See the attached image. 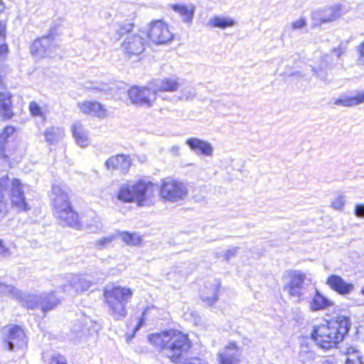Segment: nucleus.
Masks as SVG:
<instances>
[{
	"label": "nucleus",
	"mask_w": 364,
	"mask_h": 364,
	"mask_svg": "<svg viewBox=\"0 0 364 364\" xmlns=\"http://www.w3.org/2000/svg\"><path fill=\"white\" fill-rule=\"evenodd\" d=\"M157 191L163 200L173 203L185 199L188 194L186 183L166 177L159 186L145 178L127 181L120 185L117 198L124 203H136L139 207L149 206L153 204Z\"/></svg>",
	"instance_id": "nucleus-1"
},
{
	"label": "nucleus",
	"mask_w": 364,
	"mask_h": 364,
	"mask_svg": "<svg viewBox=\"0 0 364 364\" xmlns=\"http://www.w3.org/2000/svg\"><path fill=\"white\" fill-rule=\"evenodd\" d=\"M50 198L54 214L63 225L76 229H88L90 232L99 228L100 220L95 213L82 218L80 222L78 220V215L71 207L68 190L65 186H53Z\"/></svg>",
	"instance_id": "nucleus-2"
},
{
	"label": "nucleus",
	"mask_w": 364,
	"mask_h": 364,
	"mask_svg": "<svg viewBox=\"0 0 364 364\" xmlns=\"http://www.w3.org/2000/svg\"><path fill=\"white\" fill-rule=\"evenodd\" d=\"M350 321L346 316H338L329 321L314 326L311 336L321 348L329 350L336 348L343 341L350 328Z\"/></svg>",
	"instance_id": "nucleus-3"
},
{
	"label": "nucleus",
	"mask_w": 364,
	"mask_h": 364,
	"mask_svg": "<svg viewBox=\"0 0 364 364\" xmlns=\"http://www.w3.org/2000/svg\"><path fill=\"white\" fill-rule=\"evenodd\" d=\"M148 339L151 344L161 348L163 353L175 363L191 348L188 336L176 330L152 333Z\"/></svg>",
	"instance_id": "nucleus-4"
},
{
	"label": "nucleus",
	"mask_w": 364,
	"mask_h": 364,
	"mask_svg": "<svg viewBox=\"0 0 364 364\" xmlns=\"http://www.w3.org/2000/svg\"><path fill=\"white\" fill-rule=\"evenodd\" d=\"M133 296V290L127 287L114 286L105 289L104 296L108 306L109 314L116 319L127 316L126 306Z\"/></svg>",
	"instance_id": "nucleus-5"
},
{
	"label": "nucleus",
	"mask_w": 364,
	"mask_h": 364,
	"mask_svg": "<svg viewBox=\"0 0 364 364\" xmlns=\"http://www.w3.org/2000/svg\"><path fill=\"white\" fill-rule=\"evenodd\" d=\"M284 290L296 301H300L304 299L306 287L304 281L306 275L298 270H291L286 272L283 277Z\"/></svg>",
	"instance_id": "nucleus-6"
},
{
	"label": "nucleus",
	"mask_w": 364,
	"mask_h": 364,
	"mask_svg": "<svg viewBox=\"0 0 364 364\" xmlns=\"http://www.w3.org/2000/svg\"><path fill=\"white\" fill-rule=\"evenodd\" d=\"M341 54L340 48L335 49L331 55L315 53L313 63L311 65L312 71L321 80H326L334 61L338 60Z\"/></svg>",
	"instance_id": "nucleus-7"
},
{
	"label": "nucleus",
	"mask_w": 364,
	"mask_h": 364,
	"mask_svg": "<svg viewBox=\"0 0 364 364\" xmlns=\"http://www.w3.org/2000/svg\"><path fill=\"white\" fill-rule=\"evenodd\" d=\"M60 302L53 291L40 294L27 293L23 306L33 309L40 308L43 313L52 310Z\"/></svg>",
	"instance_id": "nucleus-8"
},
{
	"label": "nucleus",
	"mask_w": 364,
	"mask_h": 364,
	"mask_svg": "<svg viewBox=\"0 0 364 364\" xmlns=\"http://www.w3.org/2000/svg\"><path fill=\"white\" fill-rule=\"evenodd\" d=\"M30 49L31 54L37 58H55L60 52L58 43L53 34L35 40Z\"/></svg>",
	"instance_id": "nucleus-9"
},
{
	"label": "nucleus",
	"mask_w": 364,
	"mask_h": 364,
	"mask_svg": "<svg viewBox=\"0 0 364 364\" xmlns=\"http://www.w3.org/2000/svg\"><path fill=\"white\" fill-rule=\"evenodd\" d=\"M30 49L31 54L37 58H55L60 52L58 43L53 34L35 40Z\"/></svg>",
	"instance_id": "nucleus-10"
},
{
	"label": "nucleus",
	"mask_w": 364,
	"mask_h": 364,
	"mask_svg": "<svg viewBox=\"0 0 364 364\" xmlns=\"http://www.w3.org/2000/svg\"><path fill=\"white\" fill-rule=\"evenodd\" d=\"M348 8L342 4H336L312 12L311 18L314 26L334 21L348 12Z\"/></svg>",
	"instance_id": "nucleus-11"
},
{
	"label": "nucleus",
	"mask_w": 364,
	"mask_h": 364,
	"mask_svg": "<svg viewBox=\"0 0 364 364\" xmlns=\"http://www.w3.org/2000/svg\"><path fill=\"white\" fill-rule=\"evenodd\" d=\"M4 341L9 350H16L26 346L27 341L23 330L14 325L6 326L3 329Z\"/></svg>",
	"instance_id": "nucleus-12"
},
{
	"label": "nucleus",
	"mask_w": 364,
	"mask_h": 364,
	"mask_svg": "<svg viewBox=\"0 0 364 364\" xmlns=\"http://www.w3.org/2000/svg\"><path fill=\"white\" fill-rule=\"evenodd\" d=\"M132 103L136 105L150 107L156 100V91L146 87L133 86L128 91Z\"/></svg>",
	"instance_id": "nucleus-13"
},
{
	"label": "nucleus",
	"mask_w": 364,
	"mask_h": 364,
	"mask_svg": "<svg viewBox=\"0 0 364 364\" xmlns=\"http://www.w3.org/2000/svg\"><path fill=\"white\" fill-rule=\"evenodd\" d=\"M25 188L18 179L12 180L10 193L11 206L20 213H26L31 208L25 197Z\"/></svg>",
	"instance_id": "nucleus-14"
},
{
	"label": "nucleus",
	"mask_w": 364,
	"mask_h": 364,
	"mask_svg": "<svg viewBox=\"0 0 364 364\" xmlns=\"http://www.w3.org/2000/svg\"><path fill=\"white\" fill-rule=\"evenodd\" d=\"M147 36L156 44L167 43L173 38L168 24L161 20L154 21L150 23Z\"/></svg>",
	"instance_id": "nucleus-15"
},
{
	"label": "nucleus",
	"mask_w": 364,
	"mask_h": 364,
	"mask_svg": "<svg viewBox=\"0 0 364 364\" xmlns=\"http://www.w3.org/2000/svg\"><path fill=\"white\" fill-rule=\"evenodd\" d=\"M146 44V39L141 35L129 33L123 40L121 48L122 52L129 57L137 56L144 52Z\"/></svg>",
	"instance_id": "nucleus-16"
},
{
	"label": "nucleus",
	"mask_w": 364,
	"mask_h": 364,
	"mask_svg": "<svg viewBox=\"0 0 364 364\" xmlns=\"http://www.w3.org/2000/svg\"><path fill=\"white\" fill-rule=\"evenodd\" d=\"M242 350L235 342H230L218 355L220 364H239Z\"/></svg>",
	"instance_id": "nucleus-17"
},
{
	"label": "nucleus",
	"mask_w": 364,
	"mask_h": 364,
	"mask_svg": "<svg viewBox=\"0 0 364 364\" xmlns=\"http://www.w3.org/2000/svg\"><path fill=\"white\" fill-rule=\"evenodd\" d=\"M151 85L156 94L157 92H175L183 85V79L177 76H171L154 80Z\"/></svg>",
	"instance_id": "nucleus-18"
},
{
	"label": "nucleus",
	"mask_w": 364,
	"mask_h": 364,
	"mask_svg": "<svg viewBox=\"0 0 364 364\" xmlns=\"http://www.w3.org/2000/svg\"><path fill=\"white\" fill-rule=\"evenodd\" d=\"M68 282L70 288L65 285L63 290L70 295H75L79 292L87 291L92 285V282L87 280L82 275H70Z\"/></svg>",
	"instance_id": "nucleus-19"
},
{
	"label": "nucleus",
	"mask_w": 364,
	"mask_h": 364,
	"mask_svg": "<svg viewBox=\"0 0 364 364\" xmlns=\"http://www.w3.org/2000/svg\"><path fill=\"white\" fill-rule=\"evenodd\" d=\"M186 144L196 154L208 157H210L213 155V146L208 141L196 137H191L186 139Z\"/></svg>",
	"instance_id": "nucleus-20"
},
{
	"label": "nucleus",
	"mask_w": 364,
	"mask_h": 364,
	"mask_svg": "<svg viewBox=\"0 0 364 364\" xmlns=\"http://www.w3.org/2000/svg\"><path fill=\"white\" fill-rule=\"evenodd\" d=\"M326 284L340 295H348L355 288L354 284L346 282L341 276L336 274L330 275L327 279Z\"/></svg>",
	"instance_id": "nucleus-21"
},
{
	"label": "nucleus",
	"mask_w": 364,
	"mask_h": 364,
	"mask_svg": "<svg viewBox=\"0 0 364 364\" xmlns=\"http://www.w3.org/2000/svg\"><path fill=\"white\" fill-rule=\"evenodd\" d=\"M77 106L80 111L85 114L92 115L100 119H104L107 115L105 107L96 101H83L78 102Z\"/></svg>",
	"instance_id": "nucleus-22"
},
{
	"label": "nucleus",
	"mask_w": 364,
	"mask_h": 364,
	"mask_svg": "<svg viewBox=\"0 0 364 364\" xmlns=\"http://www.w3.org/2000/svg\"><path fill=\"white\" fill-rule=\"evenodd\" d=\"M220 288V284L218 281L205 285L200 290L202 301L208 306L214 304L218 301Z\"/></svg>",
	"instance_id": "nucleus-23"
},
{
	"label": "nucleus",
	"mask_w": 364,
	"mask_h": 364,
	"mask_svg": "<svg viewBox=\"0 0 364 364\" xmlns=\"http://www.w3.org/2000/svg\"><path fill=\"white\" fill-rule=\"evenodd\" d=\"M105 165L108 169H118L125 173L131 166V159L129 156L118 154L108 159Z\"/></svg>",
	"instance_id": "nucleus-24"
},
{
	"label": "nucleus",
	"mask_w": 364,
	"mask_h": 364,
	"mask_svg": "<svg viewBox=\"0 0 364 364\" xmlns=\"http://www.w3.org/2000/svg\"><path fill=\"white\" fill-rule=\"evenodd\" d=\"M0 294L15 299L23 306L27 292L21 291L11 284L0 282Z\"/></svg>",
	"instance_id": "nucleus-25"
},
{
	"label": "nucleus",
	"mask_w": 364,
	"mask_h": 364,
	"mask_svg": "<svg viewBox=\"0 0 364 364\" xmlns=\"http://www.w3.org/2000/svg\"><path fill=\"white\" fill-rule=\"evenodd\" d=\"M72 132L80 146L86 147L90 144L88 132L80 122H76L73 124Z\"/></svg>",
	"instance_id": "nucleus-26"
},
{
	"label": "nucleus",
	"mask_w": 364,
	"mask_h": 364,
	"mask_svg": "<svg viewBox=\"0 0 364 364\" xmlns=\"http://www.w3.org/2000/svg\"><path fill=\"white\" fill-rule=\"evenodd\" d=\"M333 305V303L331 300L324 296L317 289H316L314 294L309 301V307L311 311H318L323 310Z\"/></svg>",
	"instance_id": "nucleus-27"
},
{
	"label": "nucleus",
	"mask_w": 364,
	"mask_h": 364,
	"mask_svg": "<svg viewBox=\"0 0 364 364\" xmlns=\"http://www.w3.org/2000/svg\"><path fill=\"white\" fill-rule=\"evenodd\" d=\"M170 7L181 17L184 23L188 24L192 23L195 13V6L193 4L184 5L176 4H171Z\"/></svg>",
	"instance_id": "nucleus-28"
},
{
	"label": "nucleus",
	"mask_w": 364,
	"mask_h": 364,
	"mask_svg": "<svg viewBox=\"0 0 364 364\" xmlns=\"http://www.w3.org/2000/svg\"><path fill=\"white\" fill-rule=\"evenodd\" d=\"M11 97L9 92H0V117L4 119H11L14 115Z\"/></svg>",
	"instance_id": "nucleus-29"
},
{
	"label": "nucleus",
	"mask_w": 364,
	"mask_h": 364,
	"mask_svg": "<svg viewBox=\"0 0 364 364\" xmlns=\"http://www.w3.org/2000/svg\"><path fill=\"white\" fill-rule=\"evenodd\" d=\"M46 141L50 145L55 144L61 141L64 136V129L59 127H50L44 131L43 133Z\"/></svg>",
	"instance_id": "nucleus-30"
},
{
	"label": "nucleus",
	"mask_w": 364,
	"mask_h": 364,
	"mask_svg": "<svg viewBox=\"0 0 364 364\" xmlns=\"http://www.w3.org/2000/svg\"><path fill=\"white\" fill-rule=\"evenodd\" d=\"M346 364H364L361 353L354 347L347 348L344 352Z\"/></svg>",
	"instance_id": "nucleus-31"
},
{
	"label": "nucleus",
	"mask_w": 364,
	"mask_h": 364,
	"mask_svg": "<svg viewBox=\"0 0 364 364\" xmlns=\"http://www.w3.org/2000/svg\"><path fill=\"white\" fill-rule=\"evenodd\" d=\"M208 23L213 27L225 29L228 27L234 26L235 21L233 18L229 17L214 16L209 20Z\"/></svg>",
	"instance_id": "nucleus-32"
},
{
	"label": "nucleus",
	"mask_w": 364,
	"mask_h": 364,
	"mask_svg": "<svg viewBox=\"0 0 364 364\" xmlns=\"http://www.w3.org/2000/svg\"><path fill=\"white\" fill-rule=\"evenodd\" d=\"M122 241L129 246H137L141 245L142 239L140 234L137 232H122L119 233Z\"/></svg>",
	"instance_id": "nucleus-33"
},
{
	"label": "nucleus",
	"mask_w": 364,
	"mask_h": 364,
	"mask_svg": "<svg viewBox=\"0 0 364 364\" xmlns=\"http://www.w3.org/2000/svg\"><path fill=\"white\" fill-rule=\"evenodd\" d=\"M179 90L181 92V95L178 97V100H188L193 99L196 95L194 88L189 82H186L184 80H183V85L180 87Z\"/></svg>",
	"instance_id": "nucleus-34"
},
{
	"label": "nucleus",
	"mask_w": 364,
	"mask_h": 364,
	"mask_svg": "<svg viewBox=\"0 0 364 364\" xmlns=\"http://www.w3.org/2000/svg\"><path fill=\"white\" fill-rule=\"evenodd\" d=\"M334 105L337 106L353 107L358 105V101H356L355 95L349 96L343 95L335 100Z\"/></svg>",
	"instance_id": "nucleus-35"
},
{
	"label": "nucleus",
	"mask_w": 364,
	"mask_h": 364,
	"mask_svg": "<svg viewBox=\"0 0 364 364\" xmlns=\"http://www.w3.org/2000/svg\"><path fill=\"white\" fill-rule=\"evenodd\" d=\"M134 28V23H119L117 26V28L115 29L116 33L119 36H122L124 34H129V33L132 31Z\"/></svg>",
	"instance_id": "nucleus-36"
},
{
	"label": "nucleus",
	"mask_w": 364,
	"mask_h": 364,
	"mask_svg": "<svg viewBox=\"0 0 364 364\" xmlns=\"http://www.w3.org/2000/svg\"><path fill=\"white\" fill-rule=\"evenodd\" d=\"M29 110L32 116L44 118L45 116L42 112L41 107L36 102H31L29 104Z\"/></svg>",
	"instance_id": "nucleus-37"
},
{
	"label": "nucleus",
	"mask_w": 364,
	"mask_h": 364,
	"mask_svg": "<svg viewBox=\"0 0 364 364\" xmlns=\"http://www.w3.org/2000/svg\"><path fill=\"white\" fill-rule=\"evenodd\" d=\"M85 326L82 329V331H87L88 333H90L91 331L97 332L100 329L99 325L97 324L95 322H92V320L85 318Z\"/></svg>",
	"instance_id": "nucleus-38"
},
{
	"label": "nucleus",
	"mask_w": 364,
	"mask_h": 364,
	"mask_svg": "<svg viewBox=\"0 0 364 364\" xmlns=\"http://www.w3.org/2000/svg\"><path fill=\"white\" fill-rule=\"evenodd\" d=\"M346 203V198L343 195H339L333 199L331 206L336 210H341Z\"/></svg>",
	"instance_id": "nucleus-39"
},
{
	"label": "nucleus",
	"mask_w": 364,
	"mask_h": 364,
	"mask_svg": "<svg viewBox=\"0 0 364 364\" xmlns=\"http://www.w3.org/2000/svg\"><path fill=\"white\" fill-rule=\"evenodd\" d=\"M9 183V178L7 176L0 179V198H4V193L6 192Z\"/></svg>",
	"instance_id": "nucleus-40"
},
{
	"label": "nucleus",
	"mask_w": 364,
	"mask_h": 364,
	"mask_svg": "<svg viewBox=\"0 0 364 364\" xmlns=\"http://www.w3.org/2000/svg\"><path fill=\"white\" fill-rule=\"evenodd\" d=\"M181 364H208V363L207 360L200 357H191L189 358H186Z\"/></svg>",
	"instance_id": "nucleus-41"
},
{
	"label": "nucleus",
	"mask_w": 364,
	"mask_h": 364,
	"mask_svg": "<svg viewBox=\"0 0 364 364\" xmlns=\"http://www.w3.org/2000/svg\"><path fill=\"white\" fill-rule=\"evenodd\" d=\"M11 255V251L10 249L4 244L2 240H0V257L6 258Z\"/></svg>",
	"instance_id": "nucleus-42"
},
{
	"label": "nucleus",
	"mask_w": 364,
	"mask_h": 364,
	"mask_svg": "<svg viewBox=\"0 0 364 364\" xmlns=\"http://www.w3.org/2000/svg\"><path fill=\"white\" fill-rule=\"evenodd\" d=\"M357 51L358 53V61L364 65V41L357 46Z\"/></svg>",
	"instance_id": "nucleus-43"
},
{
	"label": "nucleus",
	"mask_w": 364,
	"mask_h": 364,
	"mask_svg": "<svg viewBox=\"0 0 364 364\" xmlns=\"http://www.w3.org/2000/svg\"><path fill=\"white\" fill-rule=\"evenodd\" d=\"M306 25V20L304 18H300L291 23V28L294 30H298L304 28Z\"/></svg>",
	"instance_id": "nucleus-44"
},
{
	"label": "nucleus",
	"mask_w": 364,
	"mask_h": 364,
	"mask_svg": "<svg viewBox=\"0 0 364 364\" xmlns=\"http://www.w3.org/2000/svg\"><path fill=\"white\" fill-rule=\"evenodd\" d=\"M354 212L357 217L364 218V204H357Z\"/></svg>",
	"instance_id": "nucleus-45"
},
{
	"label": "nucleus",
	"mask_w": 364,
	"mask_h": 364,
	"mask_svg": "<svg viewBox=\"0 0 364 364\" xmlns=\"http://www.w3.org/2000/svg\"><path fill=\"white\" fill-rule=\"evenodd\" d=\"M52 364H68L66 359L60 355H56L52 358Z\"/></svg>",
	"instance_id": "nucleus-46"
},
{
	"label": "nucleus",
	"mask_w": 364,
	"mask_h": 364,
	"mask_svg": "<svg viewBox=\"0 0 364 364\" xmlns=\"http://www.w3.org/2000/svg\"><path fill=\"white\" fill-rule=\"evenodd\" d=\"M237 247H232L226 250L225 253V260L228 261L230 259L235 256L237 252Z\"/></svg>",
	"instance_id": "nucleus-47"
},
{
	"label": "nucleus",
	"mask_w": 364,
	"mask_h": 364,
	"mask_svg": "<svg viewBox=\"0 0 364 364\" xmlns=\"http://www.w3.org/2000/svg\"><path fill=\"white\" fill-rule=\"evenodd\" d=\"M151 307H146L143 313H142V317L139 319V323L137 326H136V331L139 330L144 324V316L147 314V312L151 309Z\"/></svg>",
	"instance_id": "nucleus-48"
},
{
	"label": "nucleus",
	"mask_w": 364,
	"mask_h": 364,
	"mask_svg": "<svg viewBox=\"0 0 364 364\" xmlns=\"http://www.w3.org/2000/svg\"><path fill=\"white\" fill-rule=\"evenodd\" d=\"M114 238V236L104 237L98 241V244L101 246H105L109 244Z\"/></svg>",
	"instance_id": "nucleus-49"
},
{
	"label": "nucleus",
	"mask_w": 364,
	"mask_h": 364,
	"mask_svg": "<svg viewBox=\"0 0 364 364\" xmlns=\"http://www.w3.org/2000/svg\"><path fill=\"white\" fill-rule=\"evenodd\" d=\"M8 53V47L6 44L0 45V60L4 59Z\"/></svg>",
	"instance_id": "nucleus-50"
},
{
	"label": "nucleus",
	"mask_w": 364,
	"mask_h": 364,
	"mask_svg": "<svg viewBox=\"0 0 364 364\" xmlns=\"http://www.w3.org/2000/svg\"><path fill=\"white\" fill-rule=\"evenodd\" d=\"M356 101H358V105L364 103V90L358 92L356 95Z\"/></svg>",
	"instance_id": "nucleus-51"
},
{
	"label": "nucleus",
	"mask_w": 364,
	"mask_h": 364,
	"mask_svg": "<svg viewBox=\"0 0 364 364\" xmlns=\"http://www.w3.org/2000/svg\"><path fill=\"white\" fill-rule=\"evenodd\" d=\"M15 132V129L13 127H6L4 130V134L6 136L12 135Z\"/></svg>",
	"instance_id": "nucleus-52"
},
{
	"label": "nucleus",
	"mask_w": 364,
	"mask_h": 364,
	"mask_svg": "<svg viewBox=\"0 0 364 364\" xmlns=\"http://www.w3.org/2000/svg\"><path fill=\"white\" fill-rule=\"evenodd\" d=\"M3 198H0V213L3 212L5 209V203L2 200Z\"/></svg>",
	"instance_id": "nucleus-53"
},
{
	"label": "nucleus",
	"mask_w": 364,
	"mask_h": 364,
	"mask_svg": "<svg viewBox=\"0 0 364 364\" xmlns=\"http://www.w3.org/2000/svg\"><path fill=\"white\" fill-rule=\"evenodd\" d=\"M5 31V25L0 22V36L2 35V33L4 32Z\"/></svg>",
	"instance_id": "nucleus-54"
},
{
	"label": "nucleus",
	"mask_w": 364,
	"mask_h": 364,
	"mask_svg": "<svg viewBox=\"0 0 364 364\" xmlns=\"http://www.w3.org/2000/svg\"><path fill=\"white\" fill-rule=\"evenodd\" d=\"M179 151V147L178 146H173L171 147V151L174 153H178Z\"/></svg>",
	"instance_id": "nucleus-55"
},
{
	"label": "nucleus",
	"mask_w": 364,
	"mask_h": 364,
	"mask_svg": "<svg viewBox=\"0 0 364 364\" xmlns=\"http://www.w3.org/2000/svg\"><path fill=\"white\" fill-rule=\"evenodd\" d=\"M4 9V4L1 1V0H0V12L2 11Z\"/></svg>",
	"instance_id": "nucleus-56"
},
{
	"label": "nucleus",
	"mask_w": 364,
	"mask_h": 364,
	"mask_svg": "<svg viewBox=\"0 0 364 364\" xmlns=\"http://www.w3.org/2000/svg\"><path fill=\"white\" fill-rule=\"evenodd\" d=\"M323 364H331L328 360H326Z\"/></svg>",
	"instance_id": "nucleus-57"
},
{
	"label": "nucleus",
	"mask_w": 364,
	"mask_h": 364,
	"mask_svg": "<svg viewBox=\"0 0 364 364\" xmlns=\"http://www.w3.org/2000/svg\"><path fill=\"white\" fill-rule=\"evenodd\" d=\"M362 293L364 294V289L362 290Z\"/></svg>",
	"instance_id": "nucleus-58"
}]
</instances>
